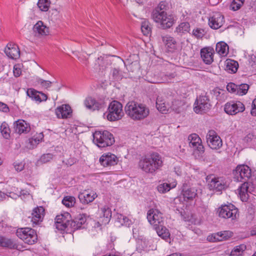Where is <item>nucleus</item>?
<instances>
[{
  "label": "nucleus",
  "mask_w": 256,
  "mask_h": 256,
  "mask_svg": "<svg viewBox=\"0 0 256 256\" xmlns=\"http://www.w3.org/2000/svg\"><path fill=\"white\" fill-rule=\"evenodd\" d=\"M16 234L19 238L28 244H33L38 240L36 232L30 228H18L16 230Z\"/></svg>",
  "instance_id": "5"
},
{
  "label": "nucleus",
  "mask_w": 256,
  "mask_h": 256,
  "mask_svg": "<svg viewBox=\"0 0 256 256\" xmlns=\"http://www.w3.org/2000/svg\"><path fill=\"white\" fill-rule=\"evenodd\" d=\"M142 32L144 35L148 36L150 32L151 28L148 20H144L142 22L141 24Z\"/></svg>",
  "instance_id": "48"
},
{
  "label": "nucleus",
  "mask_w": 256,
  "mask_h": 256,
  "mask_svg": "<svg viewBox=\"0 0 256 256\" xmlns=\"http://www.w3.org/2000/svg\"><path fill=\"white\" fill-rule=\"evenodd\" d=\"M250 114L252 116H256V98L252 102Z\"/></svg>",
  "instance_id": "61"
},
{
  "label": "nucleus",
  "mask_w": 256,
  "mask_h": 256,
  "mask_svg": "<svg viewBox=\"0 0 256 256\" xmlns=\"http://www.w3.org/2000/svg\"><path fill=\"white\" fill-rule=\"evenodd\" d=\"M52 158V154H43L40 158L38 162L40 163H46Z\"/></svg>",
  "instance_id": "51"
},
{
  "label": "nucleus",
  "mask_w": 256,
  "mask_h": 256,
  "mask_svg": "<svg viewBox=\"0 0 256 256\" xmlns=\"http://www.w3.org/2000/svg\"><path fill=\"white\" fill-rule=\"evenodd\" d=\"M100 214L99 222H101L102 224H108L112 217V212L109 207L104 206L100 209Z\"/></svg>",
  "instance_id": "27"
},
{
  "label": "nucleus",
  "mask_w": 256,
  "mask_h": 256,
  "mask_svg": "<svg viewBox=\"0 0 256 256\" xmlns=\"http://www.w3.org/2000/svg\"><path fill=\"white\" fill-rule=\"evenodd\" d=\"M40 84L44 88H47L51 86L52 82L48 80H45L40 79L38 81Z\"/></svg>",
  "instance_id": "55"
},
{
  "label": "nucleus",
  "mask_w": 256,
  "mask_h": 256,
  "mask_svg": "<svg viewBox=\"0 0 256 256\" xmlns=\"http://www.w3.org/2000/svg\"><path fill=\"white\" fill-rule=\"evenodd\" d=\"M245 110V106L240 101H230L226 102L224 106V110L229 115H236Z\"/></svg>",
  "instance_id": "11"
},
{
  "label": "nucleus",
  "mask_w": 256,
  "mask_h": 256,
  "mask_svg": "<svg viewBox=\"0 0 256 256\" xmlns=\"http://www.w3.org/2000/svg\"><path fill=\"white\" fill-rule=\"evenodd\" d=\"M147 219L153 228H158L164 224L162 214L157 209H150L147 212Z\"/></svg>",
  "instance_id": "9"
},
{
  "label": "nucleus",
  "mask_w": 256,
  "mask_h": 256,
  "mask_svg": "<svg viewBox=\"0 0 256 256\" xmlns=\"http://www.w3.org/2000/svg\"><path fill=\"white\" fill-rule=\"evenodd\" d=\"M86 222L85 216L81 215L71 220L70 228L73 230H76L81 228L82 226Z\"/></svg>",
  "instance_id": "34"
},
{
  "label": "nucleus",
  "mask_w": 256,
  "mask_h": 256,
  "mask_svg": "<svg viewBox=\"0 0 256 256\" xmlns=\"http://www.w3.org/2000/svg\"><path fill=\"white\" fill-rule=\"evenodd\" d=\"M206 142L212 149L218 150L222 145V140L217 133L214 130H209L206 134Z\"/></svg>",
  "instance_id": "12"
},
{
  "label": "nucleus",
  "mask_w": 256,
  "mask_h": 256,
  "mask_svg": "<svg viewBox=\"0 0 256 256\" xmlns=\"http://www.w3.org/2000/svg\"><path fill=\"white\" fill-rule=\"evenodd\" d=\"M237 85L233 82H230L226 86L228 91L230 93L236 94Z\"/></svg>",
  "instance_id": "52"
},
{
  "label": "nucleus",
  "mask_w": 256,
  "mask_h": 256,
  "mask_svg": "<svg viewBox=\"0 0 256 256\" xmlns=\"http://www.w3.org/2000/svg\"><path fill=\"white\" fill-rule=\"evenodd\" d=\"M142 245V248L146 250H152L154 249L153 240L152 239L144 238L142 239L139 242Z\"/></svg>",
  "instance_id": "42"
},
{
  "label": "nucleus",
  "mask_w": 256,
  "mask_h": 256,
  "mask_svg": "<svg viewBox=\"0 0 256 256\" xmlns=\"http://www.w3.org/2000/svg\"><path fill=\"white\" fill-rule=\"evenodd\" d=\"M221 0H209V2L212 6L216 5Z\"/></svg>",
  "instance_id": "62"
},
{
  "label": "nucleus",
  "mask_w": 256,
  "mask_h": 256,
  "mask_svg": "<svg viewBox=\"0 0 256 256\" xmlns=\"http://www.w3.org/2000/svg\"><path fill=\"white\" fill-rule=\"evenodd\" d=\"M224 16L219 12H215L208 18V25L213 29L220 28L224 23Z\"/></svg>",
  "instance_id": "15"
},
{
  "label": "nucleus",
  "mask_w": 256,
  "mask_h": 256,
  "mask_svg": "<svg viewBox=\"0 0 256 256\" xmlns=\"http://www.w3.org/2000/svg\"><path fill=\"white\" fill-rule=\"evenodd\" d=\"M214 50L210 47L203 48L200 50L201 58L206 64H211L214 61Z\"/></svg>",
  "instance_id": "24"
},
{
  "label": "nucleus",
  "mask_w": 256,
  "mask_h": 256,
  "mask_svg": "<svg viewBox=\"0 0 256 256\" xmlns=\"http://www.w3.org/2000/svg\"><path fill=\"white\" fill-rule=\"evenodd\" d=\"M208 180H210L208 186L210 190L220 192L224 189L226 184L225 180L222 178L214 177L211 178L210 176Z\"/></svg>",
  "instance_id": "16"
},
{
  "label": "nucleus",
  "mask_w": 256,
  "mask_h": 256,
  "mask_svg": "<svg viewBox=\"0 0 256 256\" xmlns=\"http://www.w3.org/2000/svg\"><path fill=\"white\" fill-rule=\"evenodd\" d=\"M118 158L111 152L104 154L100 158V164L104 167L114 166L118 164Z\"/></svg>",
  "instance_id": "14"
},
{
  "label": "nucleus",
  "mask_w": 256,
  "mask_h": 256,
  "mask_svg": "<svg viewBox=\"0 0 256 256\" xmlns=\"http://www.w3.org/2000/svg\"><path fill=\"white\" fill-rule=\"evenodd\" d=\"M126 114L133 120H142L150 114V110L145 104L134 101L129 102L125 106Z\"/></svg>",
  "instance_id": "2"
},
{
  "label": "nucleus",
  "mask_w": 256,
  "mask_h": 256,
  "mask_svg": "<svg viewBox=\"0 0 256 256\" xmlns=\"http://www.w3.org/2000/svg\"><path fill=\"white\" fill-rule=\"evenodd\" d=\"M154 228L156 230L158 236L163 239L166 240L169 238L170 234L168 230L164 226V224Z\"/></svg>",
  "instance_id": "39"
},
{
  "label": "nucleus",
  "mask_w": 256,
  "mask_h": 256,
  "mask_svg": "<svg viewBox=\"0 0 256 256\" xmlns=\"http://www.w3.org/2000/svg\"><path fill=\"white\" fill-rule=\"evenodd\" d=\"M190 30V25L188 22H183L180 23L176 29V32L182 34L188 32Z\"/></svg>",
  "instance_id": "41"
},
{
  "label": "nucleus",
  "mask_w": 256,
  "mask_h": 256,
  "mask_svg": "<svg viewBox=\"0 0 256 256\" xmlns=\"http://www.w3.org/2000/svg\"><path fill=\"white\" fill-rule=\"evenodd\" d=\"M98 64L103 67L109 64L110 62L108 60H104V58L100 57L98 58Z\"/></svg>",
  "instance_id": "59"
},
{
  "label": "nucleus",
  "mask_w": 256,
  "mask_h": 256,
  "mask_svg": "<svg viewBox=\"0 0 256 256\" xmlns=\"http://www.w3.org/2000/svg\"><path fill=\"white\" fill-rule=\"evenodd\" d=\"M10 109L8 105L4 102H0V111L7 113L9 112Z\"/></svg>",
  "instance_id": "60"
},
{
  "label": "nucleus",
  "mask_w": 256,
  "mask_h": 256,
  "mask_svg": "<svg viewBox=\"0 0 256 256\" xmlns=\"http://www.w3.org/2000/svg\"><path fill=\"white\" fill-rule=\"evenodd\" d=\"M192 34L196 38H201L204 35V30L201 28H196L193 30Z\"/></svg>",
  "instance_id": "54"
},
{
  "label": "nucleus",
  "mask_w": 256,
  "mask_h": 256,
  "mask_svg": "<svg viewBox=\"0 0 256 256\" xmlns=\"http://www.w3.org/2000/svg\"><path fill=\"white\" fill-rule=\"evenodd\" d=\"M55 113L58 118H67L72 116V110L68 104H62L56 109Z\"/></svg>",
  "instance_id": "23"
},
{
  "label": "nucleus",
  "mask_w": 256,
  "mask_h": 256,
  "mask_svg": "<svg viewBox=\"0 0 256 256\" xmlns=\"http://www.w3.org/2000/svg\"><path fill=\"white\" fill-rule=\"evenodd\" d=\"M216 214L220 218L231 220H236L239 216L238 209L232 204L221 206L217 208Z\"/></svg>",
  "instance_id": "4"
},
{
  "label": "nucleus",
  "mask_w": 256,
  "mask_h": 256,
  "mask_svg": "<svg viewBox=\"0 0 256 256\" xmlns=\"http://www.w3.org/2000/svg\"><path fill=\"white\" fill-rule=\"evenodd\" d=\"M27 95L32 100L36 102H41L47 99V96L44 93L36 91L34 89L29 88L26 92Z\"/></svg>",
  "instance_id": "31"
},
{
  "label": "nucleus",
  "mask_w": 256,
  "mask_h": 256,
  "mask_svg": "<svg viewBox=\"0 0 256 256\" xmlns=\"http://www.w3.org/2000/svg\"><path fill=\"white\" fill-rule=\"evenodd\" d=\"M107 120L110 122L120 120L124 116L122 104L118 101H112L110 103L106 112Z\"/></svg>",
  "instance_id": "6"
},
{
  "label": "nucleus",
  "mask_w": 256,
  "mask_h": 256,
  "mask_svg": "<svg viewBox=\"0 0 256 256\" xmlns=\"http://www.w3.org/2000/svg\"><path fill=\"white\" fill-rule=\"evenodd\" d=\"M154 20L158 23L162 28H170L174 23L176 20L172 14H168L166 13L161 15V16H158L157 18H152Z\"/></svg>",
  "instance_id": "13"
},
{
  "label": "nucleus",
  "mask_w": 256,
  "mask_h": 256,
  "mask_svg": "<svg viewBox=\"0 0 256 256\" xmlns=\"http://www.w3.org/2000/svg\"><path fill=\"white\" fill-rule=\"evenodd\" d=\"M84 104L88 109L94 111L103 108L104 103L102 100H97L92 97H88L84 101Z\"/></svg>",
  "instance_id": "20"
},
{
  "label": "nucleus",
  "mask_w": 256,
  "mask_h": 256,
  "mask_svg": "<svg viewBox=\"0 0 256 256\" xmlns=\"http://www.w3.org/2000/svg\"><path fill=\"white\" fill-rule=\"evenodd\" d=\"M197 189L194 186H184L181 194L184 202L193 200L197 196Z\"/></svg>",
  "instance_id": "19"
},
{
  "label": "nucleus",
  "mask_w": 256,
  "mask_h": 256,
  "mask_svg": "<svg viewBox=\"0 0 256 256\" xmlns=\"http://www.w3.org/2000/svg\"><path fill=\"white\" fill-rule=\"evenodd\" d=\"M0 246L13 249L18 248V246L12 240L2 236H0Z\"/></svg>",
  "instance_id": "38"
},
{
  "label": "nucleus",
  "mask_w": 256,
  "mask_h": 256,
  "mask_svg": "<svg viewBox=\"0 0 256 256\" xmlns=\"http://www.w3.org/2000/svg\"><path fill=\"white\" fill-rule=\"evenodd\" d=\"M211 107L210 100L206 92H202L197 97L194 107V110L196 114H202L208 111Z\"/></svg>",
  "instance_id": "7"
},
{
  "label": "nucleus",
  "mask_w": 256,
  "mask_h": 256,
  "mask_svg": "<svg viewBox=\"0 0 256 256\" xmlns=\"http://www.w3.org/2000/svg\"><path fill=\"white\" fill-rule=\"evenodd\" d=\"M156 106L158 110L164 114L166 113L169 108V105L166 104L164 98L160 96L157 98Z\"/></svg>",
  "instance_id": "35"
},
{
  "label": "nucleus",
  "mask_w": 256,
  "mask_h": 256,
  "mask_svg": "<svg viewBox=\"0 0 256 256\" xmlns=\"http://www.w3.org/2000/svg\"><path fill=\"white\" fill-rule=\"evenodd\" d=\"M116 220L122 225H124L127 226H129L132 223L131 220L122 214H117Z\"/></svg>",
  "instance_id": "44"
},
{
  "label": "nucleus",
  "mask_w": 256,
  "mask_h": 256,
  "mask_svg": "<svg viewBox=\"0 0 256 256\" xmlns=\"http://www.w3.org/2000/svg\"><path fill=\"white\" fill-rule=\"evenodd\" d=\"M231 236L232 232L230 231H223L208 236L207 240L212 242H220L228 239Z\"/></svg>",
  "instance_id": "28"
},
{
  "label": "nucleus",
  "mask_w": 256,
  "mask_h": 256,
  "mask_svg": "<svg viewBox=\"0 0 256 256\" xmlns=\"http://www.w3.org/2000/svg\"><path fill=\"white\" fill-rule=\"evenodd\" d=\"M112 75L114 80H118L122 79V76L120 74V71L116 68H114L112 70Z\"/></svg>",
  "instance_id": "53"
},
{
  "label": "nucleus",
  "mask_w": 256,
  "mask_h": 256,
  "mask_svg": "<svg viewBox=\"0 0 256 256\" xmlns=\"http://www.w3.org/2000/svg\"><path fill=\"white\" fill-rule=\"evenodd\" d=\"M166 8L165 4L161 2L153 10L152 14V18H157L158 16H161V15L166 13L164 10Z\"/></svg>",
  "instance_id": "40"
},
{
  "label": "nucleus",
  "mask_w": 256,
  "mask_h": 256,
  "mask_svg": "<svg viewBox=\"0 0 256 256\" xmlns=\"http://www.w3.org/2000/svg\"><path fill=\"white\" fill-rule=\"evenodd\" d=\"M70 215L68 212H64L58 215L56 218L55 226L56 228L62 232L67 231L70 228Z\"/></svg>",
  "instance_id": "10"
},
{
  "label": "nucleus",
  "mask_w": 256,
  "mask_h": 256,
  "mask_svg": "<svg viewBox=\"0 0 256 256\" xmlns=\"http://www.w3.org/2000/svg\"><path fill=\"white\" fill-rule=\"evenodd\" d=\"M14 166L15 170L18 172L22 171L24 168V164L22 162H15L14 164Z\"/></svg>",
  "instance_id": "56"
},
{
  "label": "nucleus",
  "mask_w": 256,
  "mask_h": 256,
  "mask_svg": "<svg viewBox=\"0 0 256 256\" xmlns=\"http://www.w3.org/2000/svg\"><path fill=\"white\" fill-rule=\"evenodd\" d=\"M6 56L12 59H17L20 56V50L18 46L12 44H9L5 48Z\"/></svg>",
  "instance_id": "26"
},
{
  "label": "nucleus",
  "mask_w": 256,
  "mask_h": 256,
  "mask_svg": "<svg viewBox=\"0 0 256 256\" xmlns=\"http://www.w3.org/2000/svg\"><path fill=\"white\" fill-rule=\"evenodd\" d=\"M238 67V62L232 60H227L226 61V70L229 73L234 74L236 72Z\"/></svg>",
  "instance_id": "36"
},
{
  "label": "nucleus",
  "mask_w": 256,
  "mask_h": 256,
  "mask_svg": "<svg viewBox=\"0 0 256 256\" xmlns=\"http://www.w3.org/2000/svg\"><path fill=\"white\" fill-rule=\"evenodd\" d=\"M248 89L249 86L248 84H241L237 85L236 94L240 96L246 94Z\"/></svg>",
  "instance_id": "47"
},
{
  "label": "nucleus",
  "mask_w": 256,
  "mask_h": 256,
  "mask_svg": "<svg viewBox=\"0 0 256 256\" xmlns=\"http://www.w3.org/2000/svg\"><path fill=\"white\" fill-rule=\"evenodd\" d=\"M253 137V135L252 134H249L246 136L245 138V140L248 142L249 140H251Z\"/></svg>",
  "instance_id": "63"
},
{
  "label": "nucleus",
  "mask_w": 256,
  "mask_h": 256,
  "mask_svg": "<svg viewBox=\"0 0 256 256\" xmlns=\"http://www.w3.org/2000/svg\"><path fill=\"white\" fill-rule=\"evenodd\" d=\"M44 216V209L42 206H37L33 209L31 216V222L33 224H38L41 222Z\"/></svg>",
  "instance_id": "22"
},
{
  "label": "nucleus",
  "mask_w": 256,
  "mask_h": 256,
  "mask_svg": "<svg viewBox=\"0 0 256 256\" xmlns=\"http://www.w3.org/2000/svg\"><path fill=\"white\" fill-rule=\"evenodd\" d=\"M62 203L68 208H71L74 206L76 203V198L72 196H66L62 200Z\"/></svg>",
  "instance_id": "45"
},
{
  "label": "nucleus",
  "mask_w": 256,
  "mask_h": 256,
  "mask_svg": "<svg viewBox=\"0 0 256 256\" xmlns=\"http://www.w3.org/2000/svg\"><path fill=\"white\" fill-rule=\"evenodd\" d=\"M176 184L177 182L176 180H173L172 182H168V183L162 182L158 185L157 190L160 193L164 194L170 191L171 189L176 188Z\"/></svg>",
  "instance_id": "32"
},
{
  "label": "nucleus",
  "mask_w": 256,
  "mask_h": 256,
  "mask_svg": "<svg viewBox=\"0 0 256 256\" xmlns=\"http://www.w3.org/2000/svg\"><path fill=\"white\" fill-rule=\"evenodd\" d=\"M16 132L19 134L27 133L30 130L29 124L23 120H18L14 124Z\"/></svg>",
  "instance_id": "29"
},
{
  "label": "nucleus",
  "mask_w": 256,
  "mask_h": 256,
  "mask_svg": "<svg viewBox=\"0 0 256 256\" xmlns=\"http://www.w3.org/2000/svg\"><path fill=\"white\" fill-rule=\"evenodd\" d=\"M14 74L15 76L18 77L19 76L21 73L22 70L20 68V65H15L14 67Z\"/></svg>",
  "instance_id": "58"
},
{
  "label": "nucleus",
  "mask_w": 256,
  "mask_h": 256,
  "mask_svg": "<svg viewBox=\"0 0 256 256\" xmlns=\"http://www.w3.org/2000/svg\"><path fill=\"white\" fill-rule=\"evenodd\" d=\"M234 178L236 182H244L250 178L252 172L250 168L247 165L238 166L233 172Z\"/></svg>",
  "instance_id": "8"
},
{
  "label": "nucleus",
  "mask_w": 256,
  "mask_h": 256,
  "mask_svg": "<svg viewBox=\"0 0 256 256\" xmlns=\"http://www.w3.org/2000/svg\"><path fill=\"white\" fill-rule=\"evenodd\" d=\"M0 130L2 135L5 138L8 139L10 138V130L8 126L6 124L4 123L2 124L0 126Z\"/></svg>",
  "instance_id": "50"
},
{
  "label": "nucleus",
  "mask_w": 256,
  "mask_h": 256,
  "mask_svg": "<svg viewBox=\"0 0 256 256\" xmlns=\"http://www.w3.org/2000/svg\"><path fill=\"white\" fill-rule=\"evenodd\" d=\"M238 190L240 200L242 202H246L249 197V194L254 190V187L252 184L244 182Z\"/></svg>",
  "instance_id": "17"
},
{
  "label": "nucleus",
  "mask_w": 256,
  "mask_h": 256,
  "mask_svg": "<svg viewBox=\"0 0 256 256\" xmlns=\"http://www.w3.org/2000/svg\"><path fill=\"white\" fill-rule=\"evenodd\" d=\"M5 197L6 196L4 194L0 192V202L2 201Z\"/></svg>",
  "instance_id": "64"
},
{
  "label": "nucleus",
  "mask_w": 256,
  "mask_h": 256,
  "mask_svg": "<svg viewBox=\"0 0 256 256\" xmlns=\"http://www.w3.org/2000/svg\"><path fill=\"white\" fill-rule=\"evenodd\" d=\"M246 248V246L243 244L236 246L232 250L230 256H242Z\"/></svg>",
  "instance_id": "43"
},
{
  "label": "nucleus",
  "mask_w": 256,
  "mask_h": 256,
  "mask_svg": "<svg viewBox=\"0 0 256 256\" xmlns=\"http://www.w3.org/2000/svg\"><path fill=\"white\" fill-rule=\"evenodd\" d=\"M244 0H234L230 6V8L234 11L239 10L243 5Z\"/></svg>",
  "instance_id": "49"
},
{
  "label": "nucleus",
  "mask_w": 256,
  "mask_h": 256,
  "mask_svg": "<svg viewBox=\"0 0 256 256\" xmlns=\"http://www.w3.org/2000/svg\"><path fill=\"white\" fill-rule=\"evenodd\" d=\"M214 95L218 100H221L222 95L224 94L223 90L220 89H215L214 91Z\"/></svg>",
  "instance_id": "57"
},
{
  "label": "nucleus",
  "mask_w": 256,
  "mask_h": 256,
  "mask_svg": "<svg viewBox=\"0 0 256 256\" xmlns=\"http://www.w3.org/2000/svg\"><path fill=\"white\" fill-rule=\"evenodd\" d=\"M216 52L222 56H226L228 52V46L224 42H219L216 45Z\"/></svg>",
  "instance_id": "37"
},
{
  "label": "nucleus",
  "mask_w": 256,
  "mask_h": 256,
  "mask_svg": "<svg viewBox=\"0 0 256 256\" xmlns=\"http://www.w3.org/2000/svg\"><path fill=\"white\" fill-rule=\"evenodd\" d=\"M33 32L35 36L40 37L45 36L49 34V28L42 21L38 22L33 27Z\"/></svg>",
  "instance_id": "25"
},
{
  "label": "nucleus",
  "mask_w": 256,
  "mask_h": 256,
  "mask_svg": "<svg viewBox=\"0 0 256 256\" xmlns=\"http://www.w3.org/2000/svg\"><path fill=\"white\" fill-rule=\"evenodd\" d=\"M98 196L96 193L92 190H84L80 192L78 197L81 203L82 204H88L92 202Z\"/></svg>",
  "instance_id": "18"
},
{
  "label": "nucleus",
  "mask_w": 256,
  "mask_h": 256,
  "mask_svg": "<svg viewBox=\"0 0 256 256\" xmlns=\"http://www.w3.org/2000/svg\"><path fill=\"white\" fill-rule=\"evenodd\" d=\"M163 165L162 156L156 152L142 156L138 162V166L143 172L153 174L160 169Z\"/></svg>",
  "instance_id": "1"
},
{
  "label": "nucleus",
  "mask_w": 256,
  "mask_h": 256,
  "mask_svg": "<svg viewBox=\"0 0 256 256\" xmlns=\"http://www.w3.org/2000/svg\"><path fill=\"white\" fill-rule=\"evenodd\" d=\"M50 0H38V6L42 12H47L50 8Z\"/></svg>",
  "instance_id": "46"
},
{
  "label": "nucleus",
  "mask_w": 256,
  "mask_h": 256,
  "mask_svg": "<svg viewBox=\"0 0 256 256\" xmlns=\"http://www.w3.org/2000/svg\"><path fill=\"white\" fill-rule=\"evenodd\" d=\"M93 142L99 148L112 145L114 140L113 135L107 130H96L93 134Z\"/></svg>",
  "instance_id": "3"
},
{
  "label": "nucleus",
  "mask_w": 256,
  "mask_h": 256,
  "mask_svg": "<svg viewBox=\"0 0 256 256\" xmlns=\"http://www.w3.org/2000/svg\"><path fill=\"white\" fill-rule=\"evenodd\" d=\"M188 140L190 141V147L194 148V150L198 151L200 154L204 152V148L202 144V140L196 134H192L189 136Z\"/></svg>",
  "instance_id": "21"
},
{
  "label": "nucleus",
  "mask_w": 256,
  "mask_h": 256,
  "mask_svg": "<svg viewBox=\"0 0 256 256\" xmlns=\"http://www.w3.org/2000/svg\"><path fill=\"white\" fill-rule=\"evenodd\" d=\"M44 138V135L40 133L34 136L28 140L27 147L29 149H33Z\"/></svg>",
  "instance_id": "33"
},
{
  "label": "nucleus",
  "mask_w": 256,
  "mask_h": 256,
  "mask_svg": "<svg viewBox=\"0 0 256 256\" xmlns=\"http://www.w3.org/2000/svg\"><path fill=\"white\" fill-rule=\"evenodd\" d=\"M162 41L168 51L172 52L176 49V42L173 37L169 35L162 36Z\"/></svg>",
  "instance_id": "30"
}]
</instances>
